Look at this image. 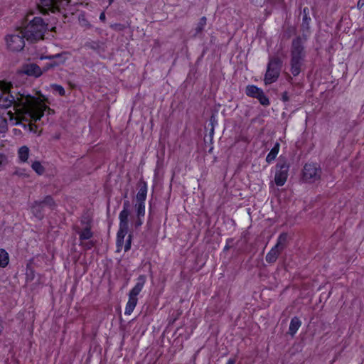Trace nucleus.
<instances>
[{
	"instance_id": "nucleus-15",
	"label": "nucleus",
	"mask_w": 364,
	"mask_h": 364,
	"mask_svg": "<svg viewBox=\"0 0 364 364\" xmlns=\"http://www.w3.org/2000/svg\"><path fill=\"white\" fill-rule=\"evenodd\" d=\"M137 185L139 189L136 194V203H144L147 195V184L143 179H140Z\"/></svg>"
},
{
	"instance_id": "nucleus-53",
	"label": "nucleus",
	"mask_w": 364,
	"mask_h": 364,
	"mask_svg": "<svg viewBox=\"0 0 364 364\" xmlns=\"http://www.w3.org/2000/svg\"><path fill=\"white\" fill-rule=\"evenodd\" d=\"M8 114H9V115H10L11 118H12V117H13V115H14V114L12 113V112H11V111H9V112H8Z\"/></svg>"
},
{
	"instance_id": "nucleus-27",
	"label": "nucleus",
	"mask_w": 364,
	"mask_h": 364,
	"mask_svg": "<svg viewBox=\"0 0 364 364\" xmlns=\"http://www.w3.org/2000/svg\"><path fill=\"white\" fill-rule=\"evenodd\" d=\"M9 262V256L4 249H0V267H6Z\"/></svg>"
},
{
	"instance_id": "nucleus-49",
	"label": "nucleus",
	"mask_w": 364,
	"mask_h": 364,
	"mask_svg": "<svg viewBox=\"0 0 364 364\" xmlns=\"http://www.w3.org/2000/svg\"><path fill=\"white\" fill-rule=\"evenodd\" d=\"M53 61L50 62L51 64H54L55 65V67H58L60 65H62L61 63H60L59 62H58L56 60H52Z\"/></svg>"
},
{
	"instance_id": "nucleus-20",
	"label": "nucleus",
	"mask_w": 364,
	"mask_h": 364,
	"mask_svg": "<svg viewBox=\"0 0 364 364\" xmlns=\"http://www.w3.org/2000/svg\"><path fill=\"white\" fill-rule=\"evenodd\" d=\"M282 251L278 249H274V246L270 250L265 257L266 261L269 264L274 263Z\"/></svg>"
},
{
	"instance_id": "nucleus-46",
	"label": "nucleus",
	"mask_w": 364,
	"mask_h": 364,
	"mask_svg": "<svg viewBox=\"0 0 364 364\" xmlns=\"http://www.w3.org/2000/svg\"><path fill=\"white\" fill-rule=\"evenodd\" d=\"M214 130H215V129L213 127H210V128L209 136H210V141L213 140V135H214Z\"/></svg>"
},
{
	"instance_id": "nucleus-3",
	"label": "nucleus",
	"mask_w": 364,
	"mask_h": 364,
	"mask_svg": "<svg viewBox=\"0 0 364 364\" xmlns=\"http://www.w3.org/2000/svg\"><path fill=\"white\" fill-rule=\"evenodd\" d=\"M48 30V24L44 22L41 17H34L21 29V33L24 34V37L28 41L35 43L43 39Z\"/></svg>"
},
{
	"instance_id": "nucleus-5",
	"label": "nucleus",
	"mask_w": 364,
	"mask_h": 364,
	"mask_svg": "<svg viewBox=\"0 0 364 364\" xmlns=\"http://www.w3.org/2000/svg\"><path fill=\"white\" fill-rule=\"evenodd\" d=\"M136 284L129 293V300L127 303L124 311L126 315H130L133 312L137 304V296L142 290L146 282V276L144 274L139 275L136 279Z\"/></svg>"
},
{
	"instance_id": "nucleus-33",
	"label": "nucleus",
	"mask_w": 364,
	"mask_h": 364,
	"mask_svg": "<svg viewBox=\"0 0 364 364\" xmlns=\"http://www.w3.org/2000/svg\"><path fill=\"white\" fill-rule=\"evenodd\" d=\"M11 87V82H6L4 80H0V89L1 90L8 91Z\"/></svg>"
},
{
	"instance_id": "nucleus-25",
	"label": "nucleus",
	"mask_w": 364,
	"mask_h": 364,
	"mask_svg": "<svg viewBox=\"0 0 364 364\" xmlns=\"http://www.w3.org/2000/svg\"><path fill=\"white\" fill-rule=\"evenodd\" d=\"M206 23H207V18L205 16H203L200 18L199 22L198 23V24L195 28V33L193 34V37L198 36L199 34H200L204 31Z\"/></svg>"
},
{
	"instance_id": "nucleus-18",
	"label": "nucleus",
	"mask_w": 364,
	"mask_h": 364,
	"mask_svg": "<svg viewBox=\"0 0 364 364\" xmlns=\"http://www.w3.org/2000/svg\"><path fill=\"white\" fill-rule=\"evenodd\" d=\"M301 325V322L299 317L294 316L291 319L289 327V334L291 336H294L299 327Z\"/></svg>"
},
{
	"instance_id": "nucleus-32",
	"label": "nucleus",
	"mask_w": 364,
	"mask_h": 364,
	"mask_svg": "<svg viewBox=\"0 0 364 364\" xmlns=\"http://www.w3.org/2000/svg\"><path fill=\"white\" fill-rule=\"evenodd\" d=\"M81 224L85 225V227H91L92 228V218L88 215H83L81 220Z\"/></svg>"
},
{
	"instance_id": "nucleus-16",
	"label": "nucleus",
	"mask_w": 364,
	"mask_h": 364,
	"mask_svg": "<svg viewBox=\"0 0 364 364\" xmlns=\"http://www.w3.org/2000/svg\"><path fill=\"white\" fill-rule=\"evenodd\" d=\"M85 48L93 50L97 53H101L105 51V43L102 41H87L84 46Z\"/></svg>"
},
{
	"instance_id": "nucleus-57",
	"label": "nucleus",
	"mask_w": 364,
	"mask_h": 364,
	"mask_svg": "<svg viewBox=\"0 0 364 364\" xmlns=\"http://www.w3.org/2000/svg\"><path fill=\"white\" fill-rule=\"evenodd\" d=\"M109 3H112L114 0H109Z\"/></svg>"
},
{
	"instance_id": "nucleus-11",
	"label": "nucleus",
	"mask_w": 364,
	"mask_h": 364,
	"mask_svg": "<svg viewBox=\"0 0 364 364\" xmlns=\"http://www.w3.org/2000/svg\"><path fill=\"white\" fill-rule=\"evenodd\" d=\"M245 94L247 96L258 100L259 103L267 107L270 105L269 97L264 94L262 89L254 85H248L245 87Z\"/></svg>"
},
{
	"instance_id": "nucleus-7",
	"label": "nucleus",
	"mask_w": 364,
	"mask_h": 364,
	"mask_svg": "<svg viewBox=\"0 0 364 364\" xmlns=\"http://www.w3.org/2000/svg\"><path fill=\"white\" fill-rule=\"evenodd\" d=\"M38 7L41 13L48 14L49 12H61L68 5V0H39Z\"/></svg>"
},
{
	"instance_id": "nucleus-45",
	"label": "nucleus",
	"mask_w": 364,
	"mask_h": 364,
	"mask_svg": "<svg viewBox=\"0 0 364 364\" xmlns=\"http://www.w3.org/2000/svg\"><path fill=\"white\" fill-rule=\"evenodd\" d=\"M7 159L6 155L4 154H0V166L3 164L4 161H6Z\"/></svg>"
},
{
	"instance_id": "nucleus-23",
	"label": "nucleus",
	"mask_w": 364,
	"mask_h": 364,
	"mask_svg": "<svg viewBox=\"0 0 364 364\" xmlns=\"http://www.w3.org/2000/svg\"><path fill=\"white\" fill-rule=\"evenodd\" d=\"M33 259H31L26 264V278L27 282H31L35 278V270L31 266Z\"/></svg>"
},
{
	"instance_id": "nucleus-31",
	"label": "nucleus",
	"mask_w": 364,
	"mask_h": 364,
	"mask_svg": "<svg viewBox=\"0 0 364 364\" xmlns=\"http://www.w3.org/2000/svg\"><path fill=\"white\" fill-rule=\"evenodd\" d=\"M8 130V123L6 118L0 116V132L5 133Z\"/></svg>"
},
{
	"instance_id": "nucleus-42",
	"label": "nucleus",
	"mask_w": 364,
	"mask_h": 364,
	"mask_svg": "<svg viewBox=\"0 0 364 364\" xmlns=\"http://www.w3.org/2000/svg\"><path fill=\"white\" fill-rule=\"evenodd\" d=\"M281 100H282V102H287L289 100V93L287 91H284V92L282 93V98Z\"/></svg>"
},
{
	"instance_id": "nucleus-9",
	"label": "nucleus",
	"mask_w": 364,
	"mask_h": 364,
	"mask_svg": "<svg viewBox=\"0 0 364 364\" xmlns=\"http://www.w3.org/2000/svg\"><path fill=\"white\" fill-rule=\"evenodd\" d=\"M43 74L41 68L36 63H25L16 71L14 79L18 80L23 78L25 75L33 77L35 78L39 77Z\"/></svg>"
},
{
	"instance_id": "nucleus-55",
	"label": "nucleus",
	"mask_w": 364,
	"mask_h": 364,
	"mask_svg": "<svg viewBox=\"0 0 364 364\" xmlns=\"http://www.w3.org/2000/svg\"><path fill=\"white\" fill-rule=\"evenodd\" d=\"M55 30H56V27H52L50 28V31H52V32H55Z\"/></svg>"
},
{
	"instance_id": "nucleus-38",
	"label": "nucleus",
	"mask_w": 364,
	"mask_h": 364,
	"mask_svg": "<svg viewBox=\"0 0 364 364\" xmlns=\"http://www.w3.org/2000/svg\"><path fill=\"white\" fill-rule=\"evenodd\" d=\"M110 27L112 29H114L115 31H123L125 28L124 25H123L122 23H114V24L110 25Z\"/></svg>"
},
{
	"instance_id": "nucleus-56",
	"label": "nucleus",
	"mask_w": 364,
	"mask_h": 364,
	"mask_svg": "<svg viewBox=\"0 0 364 364\" xmlns=\"http://www.w3.org/2000/svg\"><path fill=\"white\" fill-rule=\"evenodd\" d=\"M127 196V193H125V194H124V198H126Z\"/></svg>"
},
{
	"instance_id": "nucleus-36",
	"label": "nucleus",
	"mask_w": 364,
	"mask_h": 364,
	"mask_svg": "<svg viewBox=\"0 0 364 364\" xmlns=\"http://www.w3.org/2000/svg\"><path fill=\"white\" fill-rule=\"evenodd\" d=\"M294 32L295 28L293 26H289L284 33V37L288 39L291 36V34Z\"/></svg>"
},
{
	"instance_id": "nucleus-6",
	"label": "nucleus",
	"mask_w": 364,
	"mask_h": 364,
	"mask_svg": "<svg viewBox=\"0 0 364 364\" xmlns=\"http://www.w3.org/2000/svg\"><path fill=\"white\" fill-rule=\"evenodd\" d=\"M46 207L50 210H54L56 207L53 198L50 195L46 196L42 200H35L31 206V213L36 218L41 220L45 215Z\"/></svg>"
},
{
	"instance_id": "nucleus-19",
	"label": "nucleus",
	"mask_w": 364,
	"mask_h": 364,
	"mask_svg": "<svg viewBox=\"0 0 364 364\" xmlns=\"http://www.w3.org/2000/svg\"><path fill=\"white\" fill-rule=\"evenodd\" d=\"M131 203L129 200H124L123 210L120 212L119 215V220H129V215L130 214Z\"/></svg>"
},
{
	"instance_id": "nucleus-1",
	"label": "nucleus",
	"mask_w": 364,
	"mask_h": 364,
	"mask_svg": "<svg viewBox=\"0 0 364 364\" xmlns=\"http://www.w3.org/2000/svg\"><path fill=\"white\" fill-rule=\"evenodd\" d=\"M11 92L16 99L15 111L18 114H21V119L28 122V118L35 122L41 119L44 115V111L50 107L46 105L49 103L47 98L42 95L40 92V96L43 97L31 95L24 88L18 87L17 85L11 89Z\"/></svg>"
},
{
	"instance_id": "nucleus-8",
	"label": "nucleus",
	"mask_w": 364,
	"mask_h": 364,
	"mask_svg": "<svg viewBox=\"0 0 364 364\" xmlns=\"http://www.w3.org/2000/svg\"><path fill=\"white\" fill-rule=\"evenodd\" d=\"M274 182L277 186H282L287 180L289 164L284 157H279L275 166Z\"/></svg>"
},
{
	"instance_id": "nucleus-13",
	"label": "nucleus",
	"mask_w": 364,
	"mask_h": 364,
	"mask_svg": "<svg viewBox=\"0 0 364 364\" xmlns=\"http://www.w3.org/2000/svg\"><path fill=\"white\" fill-rule=\"evenodd\" d=\"M129 229V220H119V228L117 233V252H119L124 245V237Z\"/></svg>"
},
{
	"instance_id": "nucleus-21",
	"label": "nucleus",
	"mask_w": 364,
	"mask_h": 364,
	"mask_svg": "<svg viewBox=\"0 0 364 364\" xmlns=\"http://www.w3.org/2000/svg\"><path fill=\"white\" fill-rule=\"evenodd\" d=\"M67 52H62L60 53H57L55 55L43 56L41 58V59L56 60L60 63L63 64L67 59Z\"/></svg>"
},
{
	"instance_id": "nucleus-34",
	"label": "nucleus",
	"mask_w": 364,
	"mask_h": 364,
	"mask_svg": "<svg viewBox=\"0 0 364 364\" xmlns=\"http://www.w3.org/2000/svg\"><path fill=\"white\" fill-rule=\"evenodd\" d=\"M132 240V233H129L124 245V251L127 252L131 249Z\"/></svg>"
},
{
	"instance_id": "nucleus-12",
	"label": "nucleus",
	"mask_w": 364,
	"mask_h": 364,
	"mask_svg": "<svg viewBox=\"0 0 364 364\" xmlns=\"http://www.w3.org/2000/svg\"><path fill=\"white\" fill-rule=\"evenodd\" d=\"M24 34H12L6 36L5 40L7 48L11 52H19L22 50L25 46Z\"/></svg>"
},
{
	"instance_id": "nucleus-2",
	"label": "nucleus",
	"mask_w": 364,
	"mask_h": 364,
	"mask_svg": "<svg viewBox=\"0 0 364 364\" xmlns=\"http://www.w3.org/2000/svg\"><path fill=\"white\" fill-rule=\"evenodd\" d=\"M302 15V23L301 25V30L303 32L302 36H296L292 40L290 49V71L294 77L298 76L301 73L306 58L304 47V43L307 41V34L306 33L309 31V23L311 21L308 7L303 9Z\"/></svg>"
},
{
	"instance_id": "nucleus-47",
	"label": "nucleus",
	"mask_w": 364,
	"mask_h": 364,
	"mask_svg": "<svg viewBox=\"0 0 364 364\" xmlns=\"http://www.w3.org/2000/svg\"><path fill=\"white\" fill-rule=\"evenodd\" d=\"M106 19L105 14V12H102L100 15V20L102 21H105Z\"/></svg>"
},
{
	"instance_id": "nucleus-37",
	"label": "nucleus",
	"mask_w": 364,
	"mask_h": 364,
	"mask_svg": "<svg viewBox=\"0 0 364 364\" xmlns=\"http://www.w3.org/2000/svg\"><path fill=\"white\" fill-rule=\"evenodd\" d=\"M234 242L233 238H228L226 240V245L224 247L223 252H228L232 247Z\"/></svg>"
},
{
	"instance_id": "nucleus-50",
	"label": "nucleus",
	"mask_w": 364,
	"mask_h": 364,
	"mask_svg": "<svg viewBox=\"0 0 364 364\" xmlns=\"http://www.w3.org/2000/svg\"><path fill=\"white\" fill-rule=\"evenodd\" d=\"M236 362L235 358H230L226 364H235Z\"/></svg>"
},
{
	"instance_id": "nucleus-26",
	"label": "nucleus",
	"mask_w": 364,
	"mask_h": 364,
	"mask_svg": "<svg viewBox=\"0 0 364 364\" xmlns=\"http://www.w3.org/2000/svg\"><path fill=\"white\" fill-rule=\"evenodd\" d=\"M18 158L21 162H26L29 156V149L26 146H23L18 151Z\"/></svg>"
},
{
	"instance_id": "nucleus-48",
	"label": "nucleus",
	"mask_w": 364,
	"mask_h": 364,
	"mask_svg": "<svg viewBox=\"0 0 364 364\" xmlns=\"http://www.w3.org/2000/svg\"><path fill=\"white\" fill-rule=\"evenodd\" d=\"M364 6V0H359L358 4H357V6L358 8H361Z\"/></svg>"
},
{
	"instance_id": "nucleus-14",
	"label": "nucleus",
	"mask_w": 364,
	"mask_h": 364,
	"mask_svg": "<svg viewBox=\"0 0 364 364\" xmlns=\"http://www.w3.org/2000/svg\"><path fill=\"white\" fill-rule=\"evenodd\" d=\"M10 89H13V82H11ZM1 92L2 93L0 95V108L7 109L13 105L15 109L16 99L11 92V90L8 91L1 90Z\"/></svg>"
},
{
	"instance_id": "nucleus-52",
	"label": "nucleus",
	"mask_w": 364,
	"mask_h": 364,
	"mask_svg": "<svg viewBox=\"0 0 364 364\" xmlns=\"http://www.w3.org/2000/svg\"><path fill=\"white\" fill-rule=\"evenodd\" d=\"M46 111H48V114H53V113H54V110H53V109H50H50H46L44 111V112H45Z\"/></svg>"
},
{
	"instance_id": "nucleus-22",
	"label": "nucleus",
	"mask_w": 364,
	"mask_h": 364,
	"mask_svg": "<svg viewBox=\"0 0 364 364\" xmlns=\"http://www.w3.org/2000/svg\"><path fill=\"white\" fill-rule=\"evenodd\" d=\"M279 143L276 142L266 157L267 163L270 164L276 159L279 151Z\"/></svg>"
},
{
	"instance_id": "nucleus-41",
	"label": "nucleus",
	"mask_w": 364,
	"mask_h": 364,
	"mask_svg": "<svg viewBox=\"0 0 364 364\" xmlns=\"http://www.w3.org/2000/svg\"><path fill=\"white\" fill-rule=\"evenodd\" d=\"M53 68H55V65L51 64L50 63H48L41 68V70H42L43 73H44V72H47L48 70H49L50 69H53Z\"/></svg>"
},
{
	"instance_id": "nucleus-51",
	"label": "nucleus",
	"mask_w": 364,
	"mask_h": 364,
	"mask_svg": "<svg viewBox=\"0 0 364 364\" xmlns=\"http://www.w3.org/2000/svg\"><path fill=\"white\" fill-rule=\"evenodd\" d=\"M4 329L3 321L0 318V334H1Z\"/></svg>"
},
{
	"instance_id": "nucleus-24",
	"label": "nucleus",
	"mask_w": 364,
	"mask_h": 364,
	"mask_svg": "<svg viewBox=\"0 0 364 364\" xmlns=\"http://www.w3.org/2000/svg\"><path fill=\"white\" fill-rule=\"evenodd\" d=\"M91 227H85L83 230L78 232L79 239L80 241H84L90 239L93 236V232L91 230Z\"/></svg>"
},
{
	"instance_id": "nucleus-30",
	"label": "nucleus",
	"mask_w": 364,
	"mask_h": 364,
	"mask_svg": "<svg viewBox=\"0 0 364 364\" xmlns=\"http://www.w3.org/2000/svg\"><path fill=\"white\" fill-rule=\"evenodd\" d=\"M51 88L54 92H56L59 94L60 96L63 97L65 95V90L64 87L58 84H53L50 85Z\"/></svg>"
},
{
	"instance_id": "nucleus-39",
	"label": "nucleus",
	"mask_w": 364,
	"mask_h": 364,
	"mask_svg": "<svg viewBox=\"0 0 364 364\" xmlns=\"http://www.w3.org/2000/svg\"><path fill=\"white\" fill-rule=\"evenodd\" d=\"M218 121L216 119L215 115L213 114L210 117V123L208 126L210 127H213L215 129V125H217Z\"/></svg>"
},
{
	"instance_id": "nucleus-44",
	"label": "nucleus",
	"mask_w": 364,
	"mask_h": 364,
	"mask_svg": "<svg viewBox=\"0 0 364 364\" xmlns=\"http://www.w3.org/2000/svg\"><path fill=\"white\" fill-rule=\"evenodd\" d=\"M30 122V119H28V122ZM28 128L30 132H36V129L37 128V125L33 123H28Z\"/></svg>"
},
{
	"instance_id": "nucleus-40",
	"label": "nucleus",
	"mask_w": 364,
	"mask_h": 364,
	"mask_svg": "<svg viewBox=\"0 0 364 364\" xmlns=\"http://www.w3.org/2000/svg\"><path fill=\"white\" fill-rule=\"evenodd\" d=\"M95 245V242L90 240L83 244L84 248L86 250H91Z\"/></svg>"
},
{
	"instance_id": "nucleus-28",
	"label": "nucleus",
	"mask_w": 364,
	"mask_h": 364,
	"mask_svg": "<svg viewBox=\"0 0 364 364\" xmlns=\"http://www.w3.org/2000/svg\"><path fill=\"white\" fill-rule=\"evenodd\" d=\"M134 207L136 211V218H143L145 215V203H136Z\"/></svg>"
},
{
	"instance_id": "nucleus-35",
	"label": "nucleus",
	"mask_w": 364,
	"mask_h": 364,
	"mask_svg": "<svg viewBox=\"0 0 364 364\" xmlns=\"http://www.w3.org/2000/svg\"><path fill=\"white\" fill-rule=\"evenodd\" d=\"M17 114V118H16V122H15V124L16 125H21L22 126L24 129H26L27 127H28V124H23L22 123V122H26L25 120H23L21 119V114Z\"/></svg>"
},
{
	"instance_id": "nucleus-4",
	"label": "nucleus",
	"mask_w": 364,
	"mask_h": 364,
	"mask_svg": "<svg viewBox=\"0 0 364 364\" xmlns=\"http://www.w3.org/2000/svg\"><path fill=\"white\" fill-rule=\"evenodd\" d=\"M283 65L282 60L278 56L269 58L267 70L264 77V82L266 85L276 82L282 71Z\"/></svg>"
},
{
	"instance_id": "nucleus-54",
	"label": "nucleus",
	"mask_w": 364,
	"mask_h": 364,
	"mask_svg": "<svg viewBox=\"0 0 364 364\" xmlns=\"http://www.w3.org/2000/svg\"><path fill=\"white\" fill-rule=\"evenodd\" d=\"M14 174L18 175V176H21V172H19L18 171H15V173H14Z\"/></svg>"
},
{
	"instance_id": "nucleus-43",
	"label": "nucleus",
	"mask_w": 364,
	"mask_h": 364,
	"mask_svg": "<svg viewBox=\"0 0 364 364\" xmlns=\"http://www.w3.org/2000/svg\"><path fill=\"white\" fill-rule=\"evenodd\" d=\"M142 218H136V220H135L134 225L136 229L139 228L142 224Z\"/></svg>"
},
{
	"instance_id": "nucleus-17",
	"label": "nucleus",
	"mask_w": 364,
	"mask_h": 364,
	"mask_svg": "<svg viewBox=\"0 0 364 364\" xmlns=\"http://www.w3.org/2000/svg\"><path fill=\"white\" fill-rule=\"evenodd\" d=\"M288 234L282 232L279 235L277 243L274 245V249H278L280 251H283L287 245Z\"/></svg>"
},
{
	"instance_id": "nucleus-10",
	"label": "nucleus",
	"mask_w": 364,
	"mask_h": 364,
	"mask_svg": "<svg viewBox=\"0 0 364 364\" xmlns=\"http://www.w3.org/2000/svg\"><path fill=\"white\" fill-rule=\"evenodd\" d=\"M322 171L317 164H306L302 171V179L309 183L318 181Z\"/></svg>"
},
{
	"instance_id": "nucleus-29",
	"label": "nucleus",
	"mask_w": 364,
	"mask_h": 364,
	"mask_svg": "<svg viewBox=\"0 0 364 364\" xmlns=\"http://www.w3.org/2000/svg\"><path fill=\"white\" fill-rule=\"evenodd\" d=\"M31 167L36 171V173L38 175H42L45 172V168L38 161H34L32 164Z\"/></svg>"
}]
</instances>
